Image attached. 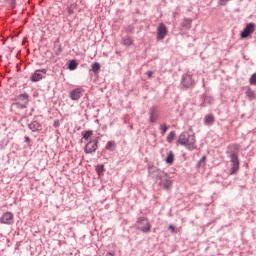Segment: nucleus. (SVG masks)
I'll use <instances>...</instances> for the list:
<instances>
[{
  "label": "nucleus",
  "mask_w": 256,
  "mask_h": 256,
  "mask_svg": "<svg viewBox=\"0 0 256 256\" xmlns=\"http://www.w3.org/2000/svg\"><path fill=\"white\" fill-rule=\"evenodd\" d=\"M239 151H241V145L231 144L228 146V157L231 163L230 175H235L239 171Z\"/></svg>",
  "instance_id": "nucleus-1"
},
{
  "label": "nucleus",
  "mask_w": 256,
  "mask_h": 256,
  "mask_svg": "<svg viewBox=\"0 0 256 256\" xmlns=\"http://www.w3.org/2000/svg\"><path fill=\"white\" fill-rule=\"evenodd\" d=\"M177 143L193 149L195 147V135L183 132L180 134Z\"/></svg>",
  "instance_id": "nucleus-2"
},
{
  "label": "nucleus",
  "mask_w": 256,
  "mask_h": 256,
  "mask_svg": "<svg viewBox=\"0 0 256 256\" xmlns=\"http://www.w3.org/2000/svg\"><path fill=\"white\" fill-rule=\"evenodd\" d=\"M27 105H29V94L23 93L15 98V103L12 104V107H16V109H27Z\"/></svg>",
  "instance_id": "nucleus-3"
},
{
  "label": "nucleus",
  "mask_w": 256,
  "mask_h": 256,
  "mask_svg": "<svg viewBox=\"0 0 256 256\" xmlns=\"http://www.w3.org/2000/svg\"><path fill=\"white\" fill-rule=\"evenodd\" d=\"M136 227L139 231H142V233H149L151 231V223L149 222V219L143 216L138 217Z\"/></svg>",
  "instance_id": "nucleus-4"
},
{
  "label": "nucleus",
  "mask_w": 256,
  "mask_h": 256,
  "mask_svg": "<svg viewBox=\"0 0 256 256\" xmlns=\"http://www.w3.org/2000/svg\"><path fill=\"white\" fill-rule=\"evenodd\" d=\"M158 184L166 191H169V189H171L173 185V182L171 181V177H169V174H167V172H164V175H162V177H160V179L158 180Z\"/></svg>",
  "instance_id": "nucleus-5"
},
{
  "label": "nucleus",
  "mask_w": 256,
  "mask_h": 256,
  "mask_svg": "<svg viewBox=\"0 0 256 256\" xmlns=\"http://www.w3.org/2000/svg\"><path fill=\"white\" fill-rule=\"evenodd\" d=\"M148 173H149L150 177H152V179H156V181H159L163 177L165 171H163L155 166H150L148 168Z\"/></svg>",
  "instance_id": "nucleus-6"
},
{
  "label": "nucleus",
  "mask_w": 256,
  "mask_h": 256,
  "mask_svg": "<svg viewBox=\"0 0 256 256\" xmlns=\"http://www.w3.org/2000/svg\"><path fill=\"white\" fill-rule=\"evenodd\" d=\"M99 140H97V138L90 140L84 147V152L86 154H91V153H95V151H97V149L99 148L98 146Z\"/></svg>",
  "instance_id": "nucleus-7"
},
{
  "label": "nucleus",
  "mask_w": 256,
  "mask_h": 256,
  "mask_svg": "<svg viewBox=\"0 0 256 256\" xmlns=\"http://www.w3.org/2000/svg\"><path fill=\"white\" fill-rule=\"evenodd\" d=\"M0 223L2 225H13V223H15V216L11 212H5L0 217Z\"/></svg>",
  "instance_id": "nucleus-8"
},
{
  "label": "nucleus",
  "mask_w": 256,
  "mask_h": 256,
  "mask_svg": "<svg viewBox=\"0 0 256 256\" xmlns=\"http://www.w3.org/2000/svg\"><path fill=\"white\" fill-rule=\"evenodd\" d=\"M167 33V26H165L163 23H160L157 28V41H163V39L167 37Z\"/></svg>",
  "instance_id": "nucleus-9"
},
{
  "label": "nucleus",
  "mask_w": 256,
  "mask_h": 256,
  "mask_svg": "<svg viewBox=\"0 0 256 256\" xmlns=\"http://www.w3.org/2000/svg\"><path fill=\"white\" fill-rule=\"evenodd\" d=\"M252 33H255V23H249L246 25L244 31L241 32V37L242 39H247V37Z\"/></svg>",
  "instance_id": "nucleus-10"
},
{
  "label": "nucleus",
  "mask_w": 256,
  "mask_h": 256,
  "mask_svg": "<svg viewBox=\"0 0 256 256\" xmlns=\"http://www.w3.org/2000/svg\"><path fill=\"white\" fill-rule=\"evenodd\" d=\"M45 73H47V70H45V69L36 70L31 77V81H33L34 83H37V81H41V79H43V75H45Z\"/></svg>",
  "instance_id": "nucleus-11"
},
{
  "label": "nucleus",
  "mask_w": 256,
  "mask_h": 256,
  "mask_svg": "<svg viewBox=\"0 0 256 256\" xmlns=\"http://www.w3.org/2000/svg\"><path fill=\"white\" fill-rule=\"evenodd\" d=\"M81 88H76L70 92V97L73 101H78V99H81Z\"/></svg>",
  "instance_id": "nucleus-12"
},
{
  "label": "nucleus",
  "mask_w": 256,
  "mask_h": 256,
  "mask_svg": "<svg viewBox=\"0 0 256 256\" xmlns=\"http://www.w3.org/2000/svg\"><path fill=\"white\" fill-rule=\"evenodd\" d=\"M182 83H183V85H184L185 87H191V85H193V83H194V81H193V76L187 74L186 76H184Z\"/></svg>",
  "instance_id": "nucleus-13"
},
{
  "label": "nucleus",
  "mask_w": 256,
  "mask_h": 256,
  "mask_svg": "<svg viewBox=\"0 0 256 256\" xmlns=\"http://www.w3.org/2000/svg\"><path fill=\"white\" fill-rule=\"evenodd\" d=\"M165 161L168 165H173V161H175V153H173L172 150L168 152Z\"/></svg>",
  "instance_id": "nucleus-14"
},
{
  "label": "nucleus",
  "mask_w": 256,
  "mask_h": 256,
  "mask_svg": "<svg viewBox=\"0 0 256 256\" xmlns=\"http://www.w3.org/2000/svg\"><path fill=\"white\" fill-rule=\"evenodd\" d=\"M246 96L248 97L249 101L256 99L255 91L251 90L250 88L246 91Z\"/></svg>",
  "instance_id": "nucleus-15"
},
{
  "label": "nucleus",
  "mask_w": 256,
  "mask_h": 256,
  "mask_svg": "<svg viewBox=\"0 0 256 256\" xmlns=\"http://www.w3.org/2000/svg\"><path fill=\"white\" fill-rule=\"evenodd\" d=\"M122 43L126 45V47H131V45H133V40L131 39V37L127 36L122 39Z\"/></svg>",
  "instance_id": "nucleus-16"
},
{
  "label": "nucleus",
  "mask_w": 256,
  "mask_h": 256,
  "mask_svg": "<svg viewBox=\"0 0 256 256\" xmlns=\"http://www.w3.org/2000/svg\"><path fill=\"white\" fill-rule=\"evenodd\" d=\"M101 69V64L99 62L92 63V69L93 73H99V70Z\"/></svg>",
  "instance_id": "nucleus-17"
},
{
  "label": "nucleus",
  "mask_w": 256,
  "mask_h": 256,
  "mask_svg": "<svg viewBox=\"0 0 256 256\" xmlns=\"http://www.w3.org/2000/svg\"><path fill=\"white\" fill-rule=\"evenodd\" d=\"M214 119H215V118L213 117V115L209 114V115H207V116L205 117L204 123H205L206 125H211V123H213Z\"/></svg>",
  "instance_id": "nucleus-18"
},
{
  "label": "nucleus",
  "mask_w": 256,
  "mask_h": 256,
  "mask_svg": "<svg viewBox=\"0 0 256 256\" xmlns=\"http://www.w3.org/2000/svg\"><path fill=\"white\" fill-rule=\"evenodd\" d=\"M68 69L70 71H75V69H77V62H75V60H71Z\"/></svg>",
  "instance_id": "nucleus-19"
},
{
  "label": "nucleus",
  "mask_w": 256,
  "mask_h": 256,
  "mask_svg": "<svg viewBox=\"0 0 256 256\" xmlns=\"http://www.w3.org/2000/svg\"><path fill=\"white\" fill-rule=\"evenodd\" d=\"M83 135V139H85L86 141L89 140V137H91V135H93V131L88 130V131H84L82 132Z\"/></svg>",
  "instance_id": "nucleus-20"
},
{
  "label": "nucleus",
  "mask_w": 256,
  "mask_h": 256,
  "mask_svg": "<svg viewBox=\"0 0 256 256\" xmlns=\"http://www.w3.org/2000/svg\"><path fill=\"white\" fill-rule=\"evenodd\" d=\"M205 161H207V156H203L197 163V167H205Z\"/></svg>",
  "instance_id": "nucleus-21"
},
{
  "label": "nucleus",
  "mask_w": 256,
  "mask_h": 256,
  "mask_svg": "<svg viewBox=\"0 0 256 256\" xmlns=\"http://www.w3.org/2000/svg\"><path fill=\"white\" fill-rule=\"evenodd\" d=\"M175 131H171L170 133H169V135L167 136V142L168 143H173V139H175Z\"/></svg>",
  "instance_id": "nucleus-22"
},
{
  "label": "nucleus",
  "mask_w": 256,
  "mask_h": 256,
  "mask_svg": "<svg viewBox=\"0 0 256 256\" xmlns=\"http://www.w3.org/2000/svg\"><path fill=\"white\" fill-rule=\"evenodd\" d=\"M115 147V141H109L106 145L107 151H113V148Z\"/></svg>",
  "instance_id": "nucleus-23"
},
{
  "label": "nucleus",
  "mask_w": 256,
  "mask_h": 256,
  "mask_svg": "<svg viewBox=\"0 0 256 256\" xmlns=\"http://www.w3.org/2000/svg\"><path fill=\"white\" fill-rule=\"evenodd\" d=\"M104 171H105V166L104 165H98L96 167V173H98V175H101Z\"/></svg>",
  "instance_id": "nucleus-24"
},
{
  "label": "nucleus",
  "mask_w": 256,
  "mask_h": 256,
  "mask_svg": "<svg viewBox=\"0 0 256 256\" xmlns=\"http://www.w3.org/2000/svg\"><path fill=\"white\" fill-rule=\"evenodd\" d=\"M6 1L12 9H15V7L17 6V0H6Z\"/></svg>",
  "instance_id": "nucleus-25"
},
{
  "label": "nucleus",
  "mask_w": 256,
  "mask_h": 256,
  "mask_svg": "<svg viewBox=\"0 0 256 256\" xmlns=\"http://www.w3.org/2000/svg\"><path fill=\"white\" fill-rule=\"evenodd\" d=\"M191 23H193V20H191L189 18L184 20V25H185L186 29H189L191 27Z\"/></svg>",
  "instance_id": "nucleus-26"
},
{
  "label": "nucleus",
  "mask_w": 256,
  "mask_h": 256,
  "mask_svg": "<svg viewBox=\"0 0 256 256\" xmlns=\"http://www.w3.org/2000/svg\"><path fill=\"white\" fill-rule=\"evenodd\" d=\"M250 85H256V74H253L250 78Z\"/></svg>",
  "instance_id": "nucleus-27"
},
{
  "label": "nucleus",
  "mask_w": 256,
  "mask_h": 256,
  "mask_svg": "<svg viewBox=\"0 0 256 256\" xmlns=\"http://www.w3.org/2000/svg\"><path fill=\"white\" fill-rule=\"evenodd\" d=\"M150 121L152 122V123H155V121H157V115H155V114H151V116H150Z\"/></svg>",
  "instance_id": "nucleus-28"
},
{
  "label": "nucleus",
  "mask_w": 256,
  "mask_h": 256,
  "mask_svg": "<svg viewBox=\"0 0 256 256\" xmlns=\"http://www.w3.org/2000/svg\"><path fill=\"white\" fill-rule=\"evenodd\" d=\"M35 127H39V122H33L32 124H30V129H33Z\"/></svg>",
  "instance_id": "nucleus-29"
},
{
  "label": "nucleus",
  "mask_w": 256,
  "mask_h": 256,
  "mask_svg": "<svg viewBox=\"0 0 256 256\" xmlns=\"http://www.w3.org/2000/svg\"><path fill=\"white\" fill-rule=\"evenodd\" d=\"M169 229H170V231H172V233H177V228H175V226L170 225Z\"/></svg>",
  "instance_id": "nucleus-30"
},
{
  "label": "nucleus",
  "mask_w": 256,
  "mask_h": 256,
  "mask_svg": "<svg viewBox=\"0 0 256 256\" xmlns=\"http://www.w3.org/2000/svg\"><path fill=\"white\" fill-rule=\"evenodd\" d=\"M146 75H147L149 78L153 77V71H148V72H146Z\"/></svg>",
  "instance_id": "nucleus-31"
},
{
  "label": "nucleus",
  "mask_w": 256,
  "mask_h": 256,
  "mask_svg": "<svg viewBox=\"0 0 256 256\" xmlns=\"http://www.w3.org/2000/svg\"><path fill=\"white\" fill-rule=\"evenodd\" d=\"M25 142L26 143H31V138H29V136H25Z\"/></svg>",
  "instance_id": "nucleus-32"
},
{
  "label": "nucleus",
  "mask_w": 256,
  "mask_h": 256,
  "mask_svg": "<svg viewBox=\"0 0 256 256\" xmlns=\"http://www.w3.org/2000/svg\"><path fill=\"white\" fill-rule=\"evenodd\" d=\"M68 13L69 15H73V11L71 10V8L68 9Z\"/></svg>",
  "instance_id": "nucleus-33"
},
{
  "label": "nucleus",
  "mask_w": 256,
  "mask_h": 256,
  "mask_svg": "<svg viewBox=\"0 0 256 256\" xmlns=\"http://www.w3.org/2000/svg\"><path fill=\"white\" fill-rule=\"evenodd\" d=\"M128 33H133V29L127 30Z\"/></svg>",
  "instance_id": "nucleus-34"
},
{
  "label": "nucleus",
  "mask_w": 256,
  "mask_h": 256,
  "mask_svg": "<svg viewBox=\"0 0 256 256\" xmlns=\"http://www.w3.org/2000/svg\"><path fill=\"white\" fill-rule=\"evenodd\" d=\"M162 131H163V133H167V129H163Z\"/></svg>",
  "instance_id": "nucleus-35"
}]
</instances>
